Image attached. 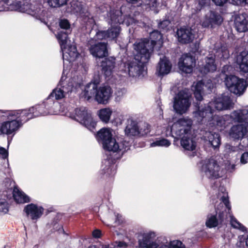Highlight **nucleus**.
Wrapping results in <instances>:
<instances>
[{
	"instance_id": "nucleus-1",
	"label": "nucleus",
	"mask_w": 248,
	"mask_h": 248,
	"mask_svg": "<svg viewBox=\"0 0 248 248\" xmlns=\"http://www.w3.org/2000/svg\"><path fill=\"white\" fill-rule=\"evenodd\" d=\"M32 118L48 115H59L68 117L85 126L91 131L96 125L89 109H31Z\"/></svg>"
},
{
	"instance_id": "nucleus-2",
	"label": "nucleus",
	"mask_w": 248,
	"mask_h": 248,
	"mask_svg": "<svg viewBox=\"0 0 248 248\" xmlns=\"http://www.w3.org/2000/svg\"><path fill=\"white\" fill-rule=\"evenodd\" d=\"M31 109H16L8 112L9 115L15 116V119L0 124V135L7 136L8 148L13 138L23 124L32 119Z\"/></svg>"
},
{
	"instance_id": "nucleus-3",
	"label": "nucleus",
	"mask_w": 248,
	"mask_h": 248,
	"mask_svg": "<svg viewBox=\"0 0 248 248\" xmlns=\"http://www.w3.org/2000/svg\"><path fill=\"white\" fill-rule=\"evenodd\" d=\"M150 37L151 41L147 39H141L133 45L134 49L136 51V58L142 62H148L154 46L159 49L163 43L162 35L157 31L151 32Z\"/></svg>"
},
{
	"instance_id": "nucleus-4",
	"label": "nucleus",
	"mask_w": 248,
	"mask_h": 248,
	"mask_svg": "<svg viewBox=\"0 0 248 248\" xmlns=\"http://www.w3.org/2000/svg\"><path fill=\"white\" fill-rule=\"evenodd\" d=\"M99 77L94 78L85 86L83 96L87 100L94 97L98 103L106 104L111 97L112 91L108 85L99 87Z\"/></svg>"
},
{
	"instance_id": "nucleus-5",
	"label": "nucleus",
	"mask_w": 248,
	"mask_h": 248,
	"mask_svg": "<svg viewBox=\"0 0 248 248\" xmlns=\"http://www.w3.org/2000/svg\"><path fill=\"white\" fill-rule=\"evenodd\" d=\"M154 232H144L139 236L138 244L140 248H167L169 242L165 237L156 239Z\"/></svg>"
},
{
	"instance_id": "nucleus-6",
	"label": "nucleus",
	"mask_w": 248,
	"mask_h": 248,
	"mask_svg": "<svg viewBox=\"0 0 248 248\" xmlns=\"http://www.w3.org/2000/svg\"><path fill=\"white\" fill-rule=\"evenodd\" d=\"M96 139L98 143L102 145L107 155L111 152L114 153L119 148L109 128L104 127L100 129L97 132Z\"/></svg>"
},
{
	"instance_id": "nucleus-7",
	"label": "nucleus",
	"mask_w": 248,
	"mask_h": 248,
	"mask_svg": "<svg viewBox=\"0 0 248 248\" xmlns=\"http://www.w3.org/2000/svg\"><path fill=\"white\" fill-rule=\"evenodd\" d=\"M57 37L62 51L64 64H65L66 62L69 63L74 62L78 57V53L74 45H69L67 34L60 32L58 34Z\"/></svg>"
},
{
	"instance_id": "nucleus-8",
	"label": "nucleus",
	"mask_w": 248,
	"mask_h": 248,
	"mask_svg": "<svg viewBox=\"0 0 248 248\" xmlns=\"http://www.w3.org/2000/svg\"><path fill=\"white\" fill-rule=\"evenodd\" d=\"M200 170L209 179L215 180L220 178L223 175V170L218 161L211 157L200 162Z\"/></svg>"
},
{
	"instance_id": "nucleus-9",
	"label": "nucleus",
	"mask_w": 248,
	"mask_h": 248,
	"mask_svg": "<svg viewBox=\"0 0 248 248\" xmlns=\"http://www.w3.org/2000/svg\"><path fill=\"white\" fill-rule=\"evenodd\" d=\"M229 52L225 47H221L216 51V55H209L204 59V62L200 67L202 73L207 74L216 70L217 66L215 62V57L226 59L229 57Z\"/></svg>"
},
{
	"instance_id": "nucleus-10",
	"label": "nucleus",
	"mask_w": 248,
	"mask_h": 248,
	"mask_svg": "<svg viewBox=\"0 0 248 248\" xmlns=\"http://www.w3.org/2000/svg\"><path fill=\"white\" fill-rule=\"evenodd\" d=\"M21 1H18L9 3L10 9L11 10H18L23 13H27L35 17L37 19H41L45 16V12L42 9V6L39 5L37 6H32L28 4H21Z\"/></svg>"
},
{
	"instance_id": "nucleus-11",
	"label": "nucleus",
	"mask_w": 248,
	"mask_h": 248,
	"mask_svg": "<svg viewBox=\"0 0 248 248\" xmlns=\"http://www.w3.org/2000/svg\"><path fill=\"white\" fill-rule=\"evenodd\" d=\"M134 55V60L125 64L124 72L129 77H142L146 73L144 64L148 62H142L141 61L137 60L136 58V51L135 50Z\"/></svg>"
},
{
	"instance_id": "nucleus-12",
	"label": "nucleus",
	"mask_w": 248,
	"mask_h": 248,
	"mask_svg": "<svg viewBox=\"0 0 248 248\" xmlns=\"http://www.w3.org/2000/svg\"><path fill=\"white\" fill-rule=\"evenodd\" d=\"M225 83L228 90L235 94H242L246 88V81L234 75L227 76Z\"/></svg>"
},
{
	"instance_id": "nucleus-13",
	"label": "nucleus",
	"mask_w": 248,
	"mask_h": 248,
	"mask_svg": "<svg viewBox=\"0 0 248 248\" xmlns=\"http://www.w3.org/2000/svg\"><path fill=\"white\" fill-rule=\"evenodd\" d=\"M192 95L189 89L180 91L174 97L173 108H188L191 104Z\"/></svg>"
},
{
	"instance_id": "nucleus-14",
	"label": "nucleus",
	"mask_w": 248,
	"mask_h": 248,
	"mask_svg": "<svg viewBox=\"0 0 248 248\" xmlns=\"http://www.w3.org/2000/svg\"><path fill=\"white\" fill-rule=\"evenodd\" d=\"M177 124L179 126L175 131V136H173L176 139L183 135H190L194 134L192 131V120L188 118H182L178 119Z\"/></svg>"
},
{
	"instance_id": "nucleus-15",
	"label": "nucleus",
	"mask_w": 248,
	"mask_h": 248,
	"mask_svg": "<svg viewBox=\"0 0 248 248\" xmlns=\"http://www.w3.org/2000/svg\"><path fill=\"white\" fill-rule=\"evenodd\" d=\"M223 19L218 13L210 11L201 19L200 24L204 28H214L221 24Z\"/></svg>"
},
{
	"instance_id": "nucleus-16",
	"label": "nucleus",
	"mask_w": 248,
	"mask_h": 248,
	"mask_svg": "<svg viewBox=\"0 0 248 248\" xmlns=\"http://www.w3.org/2000/svg\"><path fill=\"white\" fill-rule=\"evenodd\" d=\"M213 87L214 85L211 80H208L204 82L200 81L195 84L194 83L192 86V90L196 100L200 102L202 100L205 88L210 91Z\"/></svg>"
},
{
	"instance_id": "nucleus-17",
	"label": "nucleus",
	"mask_w": 248,
	"mask_h": 248,
	"mask_svg": "<svg viewBox=\"0 0 248 248\" xmlns=\"http://www.w3.org/2000/svg\"><path fill=\"white\" fill-rule=\"evenodd\" d=\"M23 211L27 217H30L32 220H37L43 215L44 211V208L33 203H29L25 206Z\"/></svg>"
},
{
	"instance_id": "nucleus-18",
	"label": "nucleus",
	"mask_w": 248,
	"mask_h": 248,
	"mask_svg": "<svg viewBox=\"0 0 248 248\" xmlns=\"http://www.w3.org/2000/svg\"><path fill=\"white\" fill-rule=\"evenodd\" d=\"M195 65V59L187 54L183 55L178 62L179 69L186 73H191Z\"/></svg>"
},
{
	"instance_id": "nucleus-19",
	"label": "nucleus",
	"mask_w": 248,
	"mask_h": 248,
	"mask_svg": "<svg viewBox=\"0 0 248 248\" xmlns=\"http://www.w3.org/2000/svg\"><path fill=\"white\" fill-rule=\"evenodd\" d=\"M204 138L206 144L211 147L214 150L219 149L221 144V138L218 133L206 132Z\"/></svg>"
},
{
	"instance_id": "nucleus-20",
	"label": "nucleus",
	"mask_w": 248,
	"mask_h": 248,
	"mask_svg": "<svg viewBox=\"0 0 248 248\" xmlns=\"http://www.w3.org/2000/svg\"><path fill=\"white\" fill-rule=\"evenodd\" d=\"M111 27L107 31V37L110 39H114L116 38L120 34V28L118 25L115 24L120 23L118 15L115 13L111 16Z\"/></svg>"
},
{
	"instance_id": "nucleus-21",
	"label": "nucleus",
	"mask_w": 248,
	"mask_h": 248,
	"mask_svg": "<svg viewBox=\"0 0 248 248\" xmlns=\"http://www.w3.org/2000/svg\"><path fill=\"white\" fill-rule=\"evenodd\" d=\"M234 101L228 96L222 98H218L213 103H210L209 108H230L234 107Z\"/></svg>"
},
{
	"instance_id": "nucleus-22",
	"label": "nucleus",
	"mask_w": 248,
	"mask_h": 248,
	"mask_svg": "<svg viewBox=\"0 0 248 248\" xmlns=\"http://www.w3.org/2000/svg\"><path fill=\"white\" fill-rule=\"evenodd\" d=\"M177 35L178 40L182 44H187L192 42L194 35L190 28H182L177 30Z\"/></svg>"
},
{
	"instance_id": "nucleus-23",
	"label": "nucleus",
	"mask_w": 248,
	"mask_h": 248,
	"mask_svg": "<svg viewBox=\"0 0 248 248\" xmlns=\"http://www.w3.org/2000/svg\"><path fill=\"white\" fill-rule=\"evenodd\" d=\"M216 210V214H209L205 222V225L209 228H213L217 226L219 222L221 223L224 220V216L223 212L218 211Z\"/></svg>"
},
{
	"instance_id": "nucleus-24",
	"label": "nucleus",
	"mask_w": 248,
	"mask_h": 248,
	"mask_svg": "<svg viewBox=\"0 0 248 248\" xmlns=\"http://www.w3.org/2000/svg\"><path fill=\"white\" fill-rule=\"evenodd\" d=\"M247 133V128L242 124L232 126L229 130L230 137L234 140H241Z\"/></svg>"
},
{
	"instance_id": "nucleus-25",
	"label": "nucleus",
	"mask_w": 248,
	"mask_h": 248,
	"mask_svg": "<svg viewBox=\"0 0 248 248\" xmlns=\"http://www.w3.org/2000/svg\"><path fill=\"white\" fill-rule=\"evenodd\" d=\"M195 134L189 135H183L179 137L181 139L180 144L181 146L187 151H194L196 147V142L194 140Z\"/></svg>"
},
{
	"instance_id": "nucleus-26",
	"label": "nucleus",
	"mask_w": 248,
	"mask_h": 248,
	"mask_svg": "<svg viewBox=\"0 0 248 248\" xmlns=\"http://www.w3.org/2000/svg\"><path fill=\"white\" fill-rule=\"evenodd\" d=\"M234 26L239 32L248 31V16L246 14L236 16L234 19Z\"/></svg>"
},
{
	"instance_id": "nucleus-27",
	"label": "nucleus",
	"mask_w": 248,
	"mask_h": 248,
	"mask_svg": "<svg viewBox=\"0 0 248 248\" xmlns=\"http://www.w3.org/2000/svg\"><path fill=\"white\" fill-rule=\"evenodd\" d=\"M236 62L240 71L248 74V52L243 51L240 52L236 57Z\"/></svg>"
},
{
	"instance_id": "nucleus-28",
	"label": "nucleus",
	"mask_w": 248,
	"mask_h": 248,
	"mask_svg": "<svg viewBox=\"0 0 248 248\" xmlns=\"http://www.w3.org/2000/svg\"><path fill=\"white\" fill-rule=\"evenodd\" d=\"M171 68V64L169 60L166 57H163L156 67V73L159 76H163L169 74Z\"/></svg>"
},
{
	"instance_id": "nucleus-29",
	"label": "nucleus",
	"mask_w": 248,
	"mask_h": 248,
	"mask_svg": "<svg viewBox=\"0 0 248 248\" xmlns=\"http://www.w3.org/2000/svg\"><path fill=\"white\" fill-rule=\"evenodd\" d=\"M91 53L95 57L103 58L108 54L107 45L105 43H100L91 46Z\"/></svg>"
},
{
	"instance_id": "nucleus-30",
	"label": "nucleus",
	"mask_w": 248,
	"mask_h": 248,
	"mask_svg": "<svg viewBox=\"0 0 248 248\" xmlns=\"http://www.w3.org/2000/svg\"><path fill=\"white\" fill-rule=\"evenodd\" d=\"M128 124L124 129L125 135L127 137H135L139 135L138 123L132 119L128 120Z\"/></svg>"
},
{
	"instance_id": "nucleus-31",
	"label": "nucleus",
	"mask_w": 248,
	"mask_h": 248,
	"mask_svg": "<svg viewBox=\"0 0 248 248\" xmlns=\"http://www.w3.org/2000/svg\"><path fill=\"white\" fill-rule=\"evenodd\" d=\"M105 74L107 76L110 75L115 66V58L110 57L103 61L101 65Z\"/></svg>"
},
{
	"instance_id": "nucleus-32",
	"label": "nucleus",
	"mask_w": 248,
	"mask_h": 248,
	"mask_svg": "<svg viewBox=\"0 0 248 248\" xmlns=\"http://www.w3.org/2000/svg\"><path fill=\"white\" fill-rule=\"evenodd\" d=\"M234 120L238 122H245L248 119V109H237L233 111Z\"/></svg>"
},
{
	"instance_id": "nucleus-33",
	"label": "nucleus",
	"mask_w": 248,
	"mask_h": 248,
	"mask_svg": "<svg viewBox=\"0 0 248 248\" xmlns=\"http://www.w3.org/2000/svg\"><path fill=\"white\" fill-rule=\"evenodd\" d=\"M112 113L111 109H99L97 114L102 122L108 124L109 121Z\"/></svg>"
},
{
	"instance_id": "nucleus-34",
	"label": "nucleus",
	"mask_w": 248,
	"mask_h": 248,
	"mask_svg": "<svg viewBox=\"0 0 248 248\" xmlns=\"http://www.w3.org/2000/svg\"><path fill=\"white\" fill-rule=\"evenodd\" d=\"M64 86H62V88H56L51 93L49 97L50 98H54L56 100L61 99L65 97V90Z\"/></svg>"
},
{
	"instance_id": "nucleus-35",
	"label": "nucleus",
	"mask_w": 248,
	"mask_h": 248,
	"mask_svg": "<svg viewBox=\"0 0 248 248\" xmlns=\"http://www.w3.org/2000/svg\"><path fill=\"white\" fill-rule=\"evenodd\" d=\"M103 178H112L116 173L115 168L113 166H106L101 170Z\"/></svg>"
},
{
	"instance_id": "nucleus-36",
	"label": "nucleus",
	"mask_w": 248,
	"mask_h": 248,
	"mask_svg": "<svg viewBox=\"0 0 248 248\" xmlns=\"http://www.w3.org/2000/svg\"><path fill=\"white\" fill-rule=\"evenodd\" d=\"M171 144L170 140L165 138H158L151 144V146H161L168 147Z\"/></svg>"
},
{
	"instance_id": "nucleus-37",
	"label": "nucleus",
	"mask_w": 248,
	"mask_h": 248,
	"mask_svg": "<svg viewBox=\"0 0 248 248\" xmlns=\"http://www.w3.org/2000/svg\"><path fill=\"white\" fill-rule=\"evenodd\" d=\"M138 131H139V136H146L150 132V125L146 123H143L139 125Z\"/></svg>"
},
{
	"instance_id": "nucleus-38",
	"label": "nucleus",
	"mask_w": 248,
	"mask_h": 248,
	"mask_svg": "<svg viewBox=\"0 0 248 248\" xmlns=\"http://www.w3.org/2000/svg\"><path fill=\"white\" fill-rule=\"evenodd\" d=\"M196 110L194 112V116L200 118L202 121L203 118L205 117L206 113H209L213 114L215 109H196Z\"/></svg>"
},
{
	"instance_id": "nucleus-39",
	"label": "nucleus",
	"mask_w": 248,
	"mask_h": 248,
	"mask_svg": "<svg viewBox=\"0 0 248 248\" xmlns=\"http://www.w3.org/2000/svg\"><path fill=\"white\" fill-rule=\"evenodd\" d=\"M16 194V195H15V196L18 198L17 200H19L20 202L28 203L31 201L30 197L22 191L17 190Z\"/></svg>"
},
{
	"instance_id": "nucleus-40",
	"label": "nucleus",
	"mask_w": 248,
	"mask_h": 248,
	"mask_svg": "<svg viewBox=\"0 0 248 248\" xmlns=\"http://www.w3.org/2000/svg\"><path fill=\"white\" fill-rule=\"evenodd\" d=\"M48 5L52 7H57L65 4L67 0H47Z\"/></svg>"
},
{
	"instance_id": "nucleus-41",
	"label": "nucleus",
	"mask_w": 248,
	"mask_h": 248,
	"mask_svg": "<svg viewBox=\"0 0 248 248\" xmlns=\"http://www.w3.org/2000/svg\"><path fill=\"white\" fill-rule=\"evenodd\" d=\"M167 248H186L185 245L180 240L169 242Z\"/></svg>"
},
{
	"instance_id": "nucleus-42",
	"label": "nucleus",
	"mask_w": 248,
	"mask_h": 248,
	"mask_svg": "<svg viewBox=\"0 0 248 248\" xmlns=\"http://www.w3.org/2000/svg\"><path fill=\"white\" fill-rule=\"evenodd\" d=\"M9 211L8 203L6 200L0 198V213L6 214Z\"/></svg>"
},
{
	"instance_id": "nucleus-43",
	"label": "nucleus",
	"mask_w": 248,
	"mask_h": 248,
	"mask_svg": "<svg viewBox=\"0 0 248 248\" xmlns=\"http://www.w3.org/2000/svg\"><path fill=\"white\" fill-rule=\"evenodd\" d=\"M231 224L233 228L238 229L243 232H247V228L241 223L239 222L237 220H232L231 221Z\"/></svg>"
},
{
	"instance_id": "nucleus-44",
	"label": "nucleus",
	"mask_w": 248,
	"mask_h": 248,
	"mask_svg": "<svg viewBox=\"0 0 248 248\" xmlns=\"http://www.w3.org/2000/svg\"><path fill=\"white\" fill-rule=\"evenodd\" d=\"M116 144L119 148L115 153L119 151H122L123 153H124L130 149L129 143L127 142L124 141L121 142L120 144L116 142Z\"/></svg>"
},
{
	"instance_id": "nucleus-45",
	"label": "nucleus",
	"mask_w": 248,
	"mask_h": 248,
	"mask_svg": "<svg viewBox=\"0 0 248 248\" xmlns=\"http://www.w3.org/2000/svg\"><path fill=\"white\" fill-rule=\"evenodd\" d=\"M147 1L145 3V4H147L149 5V8L151 10L154 11L155 12L157 13V10L156 9V7L158 6V3H157L156 0H146Z\"/></svg>"
},
{
	"instance_id": "nucleus-46",
	"label": "nucleus",
	"mask_w": 248,
	"mask_h": 248,
	"mask_svg": "<svg viewBox=\"0 0 248 248\" xmlns=\"http://www.w3.org/2000/svg\"><path fill=\"white\" fill-rule=\"evenodd\" d=\"M72 11L74 13H78L80 12L81 10V7L80 2H73L71 4Z\"/></svg>"
},
{
	"instance_id": "nucleus-47",
	"label": "nucleus",
	"mask_w": 248,
	"mask_h": 248,
	"mask_svg": "<svg viewBox=\"0 0 248 248\" xmlns=\"http://www.w3.org/2000/svg\"><path fill=\"white\" fill-rule=\"evenodd\" d=\"M220 200L224 204L225 207L229 210L231 209V205L227 194H224L221 198Z\"/></svg>"
},
{
	"instance_id": "nucleus-48",
	"label": "nucleus",
	"mask_w": 248,
	"mask_h": 248,
	"mask_svg": "<svg viewBox=\"0 0 248 248\" xmlns=\"http://www.w3.org/2000/svg\"><path fill=\"white\" fill-rule=\"evenodd\" d=\"M112 246H115V248H126L128 245L126 242L116 240L112 244Z\"/></svg>"
},
{
	"instance_id": "nucleus-49",
	"label": "nucleus",
	"mask_w": 248,
	"mask_h": 248,
	"mask_svg": "<svg viewBox=\"0 0 248 248\" xmlns=\"http://www.w3.org/2000/svg\"><path fill=\"white\" fill-rule=\"evenodd\" d=\"M107 33L105 31H100L96 33L95 35V38L98 40H102L104 39L108 38L107 37Z\"/></svg>"
},
{
	"instance_id": "nucleus-50",
	"label": "nucleus",
	"mask_w": 248,
	"mask_h": 248,
	"mask_svg": "<svg viewBox=\"0 0 248 248\" xmlns=\"http://www.w3.org/2000/svg\"><path fill=\"white\" fill-rule=\"evenodd\" d=\"M209 0H196V2L198 3L197 9L200 10L203 6L209 3Z\"/></svg>"
},
{
	"instance_id": "nucleus-51",
	"label": "nucleus",
	"mask_w": 248,
	"mask_h": 248,
	"mask_svg": "<svg viewBox=\"0 0 248 248\" xmlns=\"http://www.w3.org/2000/svg\"><path fill=\"white\" fill-rule=\"evenodd\" d=\"M60 27L63 29H68L70 28V25L66 19H61L59 22Z\"/></svg>"
},
{
	"instance_id": "nucleus-52",
	"label": "nucleus",
	"mask_w": 248,
	"mask_h": 248,
	"mask_svg": "<svg viewBox=\"0 0 248 248\" xmlns=\"http://www.w3.org/2000/svg\"><path fill=\"white\" fill-rule=\"evenodd\" d=\"M170 22L168 20H165L160 22L158 24L159 28L163 30L168 29V27L170 25Z\"/></svg>"
},
{
	"instance_id": "nucleus-53",
	"label": "nucleus",
	"mask_w": 248,
	"mask_h": 248,
	"mask_svg": "<svg viewBox=\"0 0 248 248\" xmlns=\"http://www.w3.org/2000/svg\"><path fill=\"white\" fill-rule=\"evenodd\" d=\"M110 229V231L112 233V235L114 237V239H116L117 238L119 239L121 238V236L123 235L122 234L119 232L118 231L115 230L114 227L111 226Z\"/></svg>"
},
{
	"instance_id": "nucleus-54",
	"label": "nucleus",
	"mask_w": 248,
	"mask_h": 248,
	"mask_svg": "<svg viewBox=\"0 0 248 248\" xmlns=\"http://www.w3.org/2000/svg\"><path fill=\"white\" fill-rule=\"evenodd\" d=\"M240 162L242 164H245L248 162V152L243 153L240 157Z\"/></svg>"
},
{
	"instance_id": "nucleus-55",
	"label": "nucleus",
	"mask_w": 248,
	"mask_h": 248,
	"mask_svg": "<svg viewBox=\"0 0 248 248\" xmlns=\"http://www.w3.org/2000/svg\"><path fill=\"white\" fill-rule=\"evenodd\" d=\"M0 155H1L2 159H7L8 157V151L4 147H0Z\"/></svg>"
},
{
	"instance_id": "nucleus-56",
	"label": "nucleus",
	"mask_w": 248,
	"mask_h": 248,
	"mask_svg": "<svg viewBox=\"0 0 248 248\" xmlns=\"http://www.w3.org/2000/svg\"><path fill=\"white\" fill-rule=\"evenodd\" d=\"M217 6H221L230 1V0H212Z\"/></svg>"
},
{
	"instance_id": "nucleus-57",
	"label": "nucleus",
	"mask_w": 248,
	"mask_h": 248,
	"mask_svg": "<svg viewBox=\"0 0 248 248\" xmlns=\"http://www.w3.org/2000/svg\"><path fill=\"white\" fill-rule=\"evenodd\" d=\"M114 215L115 217V222L117 224H121L123 221L122 216L118 213H114Z\"/></svg>"
},
{
	"instance_id": "nucleus-58",
	"label": "nucleus",
	"mask_w": 248,
	"mask_h": 248,
	"mask_svg": "<svg viewBox=\"0 0 248 248\" xmlns=\"http://www.w3.org/2000/svg\"><path fill=\"white\" fill-rule=\"evenodd\" d=\"M93 236L95 238H100L102 235V232L99 229H95L92 232Z\"/></svg>"
},
{
	"instance_id": "nucleus-59",
	"label": "nucleus",
	"mask_w": 248,
	"mask_h": 248,
	"mask_svg": "<svg viewBox=\"0 0 248 248\" xmlns=\"http://www.w3.org/2000/svg\"><path fill=\"white\" fill-rule=\"evenodd\" d=\"M127 2L135 4H137L138 6L141 5L143 3L142 0H126Z\"/></svg>"
},
{
	"instance_id": "nucleus-60",
	"label": "nucleus",
	"mask_w": 248,
	"mask_h": 248,
	"mask_svg": "<svg viewBox=\"0 0 248 248\" xmlns=\"http://www.w3.org/2000/svg\"><path fill=\"white\" fill-rule=\"evenodd\" d=\"M84 20L85 21H86L87 22V24H89L91 25L93 24L94 22L93 19L92 17H89L88 16V15H87L86 17L84 18Z\"/></svg>"
},
{
	"instance_id": "nucleus-61",
	"label": "nucleus",
	"mask_w": 248,
	"mask_h": 248,
	"mask_svg": "<svg viewBox=\"0 0 248 248\" xmlns=\"http://www.w3.org/2000/svg\"><path fill=\"white\" fill-rule=\"evenodd\" d=\"M176 114L180 115H183L186 112L188 109H172Z\"/></svg>"
},
{
	"instance_id": "nucleus-62",
	"label": "nucleus",
	"mask_w": 248,
	"mask_h": 248,
	"mask_svg": "<svg viewBox=\"0 0 248 248\" xmlns=\"http://www.w3.org/2000/svg\"><path fill=\"white\" fill-rule=\"evenodd\" d=\"M232 2L234 4H241L246 1V0H232Z\"/></svg>"
},
{
	"instance_id": "nucleus-63",
	"label": "nucleus",
	"mask_w": 248,
	"mask_h": 248,
	"mask_svg": "<svg viewBox=\"0 0 248 248\" xmlns=\"http://www.w3.org/2000/svg\"><path fill=\"white\" fill-rule=\"evenodd\" d=\"M133 21L134 19H132L131 18L127 17L126 19H125L124 22H125L127 25H129L130 24H132Z\"/></svg>"
},
{
	"instance_id": "nucleus-64",
	"label": "nucleus",
	"mask_w": 248,
	"mask_h": 248,
	"mask_svg": "<svg viewBox=\"0 0 248 248\" xmlns=\"http://www.w3.org/2000/svg\"><path fill=\"white\" fill-rule=\"evenodd\" d=\"M102 248H115V246H112V245L111 246L109 245H105L102 246Z\"/></svg>"
}]
</instances>
